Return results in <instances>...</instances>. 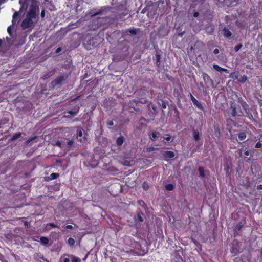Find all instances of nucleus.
I'll return each instance as SVG.
<instances>
[{
	"label": "nucleus",
	"mask_w": 262,
	"mask_h": 262,
	"mask_svg": "<svg viewBox=\"0 0 262 262\" xmlns=\"http://www.w3.org/2000/svg\"><path fill=\"white\" fill-rule=\"evenodd\" d=\"M98 39L100 40L98 36L92 37L91 35H87L83 40V44L87 50H91L97 46Z\"/></svg>",
	"instance_id": "f257e3e1"
},
{
	"label": "nucleus",
	"mask_w": 262,
	"mask_h": 262,
	"mask_svg": "<svg viewBox=\"0 0 262 262\" xmlns=\"http://www.w3.org/2000/svg\"><path fill=\"white\" fill-rule=\"evenodd\" d=\"M238 103L243 108L239 112L238 116H247L249 114V105L242 97H239L237 100Z\"/></svg>",
	"instance_id": "f03ea898"
},
{
	"label": "nucleus",
	"mask_w": 262,
	"mask_h": 262,
	"mask_svg": "<svg viewBox=\"0 0 262 262\" xmlns=\"http://www.w3.org/2000/svg\"><path fill=\"white\" fill-rule=\"evenodd\" d=\"M238 103L243 108L239 112L238 116H247L249 114V105L242 97H239L237 100Z\"/></svg>",
	"instance_id": "7ed1b4c3"
},
{
	"label": "nucleus",
	"mask_w": 262,
	"mask_h": 262,
	"mask_svg": "<svg viewBox=\"0 0 262 262\" xmlns=\"http://www.w3.org/2000/svg\"><path fill=\"white\" fill-rule=\"evenodd\" d=\"M66 78L67 77L64 75H60L58 76L55 79L51 82L52 88L53 89L60 88L63 84Z\"/></svg>",
	"instance_id": "20e7f679"
},
{
	"label": "nucleus",
	"mask_w": 262,
	"mask_h": 262,
	"mask_svg": "<svg viewBox=\"0 0 262 262\" xmlns=\"http://www.w3.org/2000/svg\"><path fill=\"white\" fill-rule=\"evenodd\" d=\"M38 8L35 5L32 4L30 6L29 12L26 15V17L30 18L32 20L33 18H36V17L37 16L36 13V10Z\"/></svg>",
	"instance_id": "39448f33"
},
{
	"label": "nucleus",
	"mask_w": 262,
	"mask_h": 262,
	"mask_svg": "<svg viewBox=\"0 0 262 262\" xmlns=\"http://www.w3.org/2000/svg\"><path fill=\"white\" fill-rule=\"evenodd\" d=\"M33 22L30 18L26 17L21 22V26L22 28L25 30L31 27L33 25Z\"/></svg>",
	"instance_id": "423d86ee"
},
{
	"label": "nucleus",
	"mask_w": 262,
	"mask_h": 262,
	"mask_svg": "<svg viewBox=\"0 0 262 262\" xmlns=\"http://www.w3.org/2000/svg\"><path fill=\"white\" fill-rule=\"evenodd\" d=\"M77 139L81 142H83L85 140L83 137V129L81 127H77Z\"/></svg>",
	"instance_id": "0eeeda50"
},
{
	"label": "nucleus",
	"mask_w": 262,
	"mask_h": 262,
	"mask_svg": "<svg viewBox=\"0 0 262 262\" xmlns=\"http://www.w3.org/2000/svg\"><path fill=\"white\" fill-rule=\"evenodd\" d=\"M212 136L213 138H220L221 136L220 128L218 125H214L213 130H212Z\"/></svg>",
	"instance_id": "6e6552de"
},
{
	"label": "nucleus",
	"mask_w": 262,
	"mask_h": 262,
	"mask_svg": "<svg viewBox=\"0 0 262 262\" xmlns=\"http://www.w3.org/2000/svg\"><path fill=\"white\" fill-rule=\"evenodd\" d=\"M192 102L193 105L195 107H196L198 109L202 111H204V108L203 105L201 104V103L199 102L194 97H192Z\"/></svg>",
	"instance_id": "1a4fd4ad"
},
{
	"label": "nucleus",
	"mask_w": 262,
	"mask_h": 262,
	"mask_svg": "<svg viewBox=\"0 0 262 262\" xmlns=\"http://www.w3.org/2000/svg\"><path fill=\"white\" fill-rule=\"evenodd\" d=\"M59 176V174L58 173H52L49 176L45 177L44 180L45 181H50L52 180L56 179Z\"/></svg>",
	"instance_id": "9d476101"
},
{
	"label": "nucleus",
	"mask_w": 262,
	"mask_h": 262,
	"mask_svg": "<svg viewBox=\"0 0 262 262\" xmlns=\"http://www.w3.org/2000/svg\"><path fill=\"white\" fill-rule=\"evenodd\" d=\"M79 111V107L78 106L75 111L70 110L68 111L67 112H66L65 113L67 114L68 115L66 116V117H70V116H71L72 117H74L76 116Z\"/></svg>",
	"instance_id": "9b49d317"
},
{
	"label": "nucleus",
	"mask_w": 262,
	"mask_h": 262,
	"mask_svg": "<svg viewBox=\"0 0 262 262\" xmlns=\"http://www.w3.org/2000/svg\"><path fill=\"white\" fill-rule=\"evenodd\" d=\"M162 155L166 159H171L175 156L174 153L172 151H165L162 153Z\"/></svg>",
	"instance_id": "f8f14e48"
},
{
	"label": "nucleus",
	"mask_w": 262,
	"mask_h": 262,
	"mask_svg": "<svg viewBox=\"0 0 262 262\" xmlns=\"http://www.w3.org/2000/svg\"><path fill=\"white\" fill-rule=\"evenodd\" d=\"M32 0H19V3L21 5L20 10L24 9H27L29 3Z\"/></svg>",
	"instance_id": "ddd939ff"
},
{
	"label": "nucleus",
	"mask_w": 262,
	"mask_h": 262,
	"mask_svg": "<svg viewBox=\"0 0 262 262\" xmlns=\"http://www.w3.org/2000/svg\"><path fill=\"white\" fill-rule=\"evenodd\" d=\"M171 262H185V260L181 255L176 253L171 260Z\"/></svg>",
	"instance_id": "4468645a"
},
{
	"label": "nucleus",
	"mask_w": 262,
	"mask_h": 262,
	"mask_svg": "<svg viewBox=\"0 0 262 262\" xmlns=\"http://www.w3.org/2000/svg\"><path fill=\"white\" fill-rule=\"evenodd\" d=\"M224 3L229 7L236 6L237 4V0H223Z\"/></svg>",
	"instance_id": "2eb2a0df"
},
{
	"label": "nucleus",
	"mask_w": 262,
	"mask_h": 262,
	"mask_svg": "<svg viewBox=\"0 0 262 262\" xmlns=\"http://www.w3.org/2000/svg\"><path fill=\"white\" fill-rule=\"evenodd\" d=\"M148 110L151 112V113L152 114V117H155V115L156 114V110L157 108L156 106L152 104V103H150L148 104Z\"/></svg>",
	"instance_id": "dca6fc26"
},
{
	"label": "nucleus",
	"mask_w": 262,
	"mask_h": 262,
	"mask_svg": "<svg viewBox=\"0 0 262 262\" xmlns=\"http://www.w3.org/2000/svg\"><path fill=\"white\" fill-rule=\"evenodd\" d=\"M226 122L227 129L230 130L233 125L234 124V121L230 118H228L226 119Z\"/></svg>",
	"instance_id": "f3484780"
},
{
	"label": "nucleus",
	"mask_w": 262,
	"mask_h": 262,
	"mask_svg": "<svg viewBox=\"0 0 262 262\" xmlns=\"http://www.w3.org/2000/svg\"><path fill=\"white\" fill-rule=\"evenodd\" d=\"M237 107L236 104L231 105V115L232 117H235L236 115L238 116L239 112H237Z\"/></svg>",
	"instance_id": "a211bd4d"
},
{
	"label": "nucleus",
	"mask_w": 262,
	"mask_h": 262,
	"mask_svg": "<svg viewBox=\"0 0 262 262\" xmlns=\"http://www.w3.org/2000/svg\"><path fill=\"white\" fill-rule=\"evenodd\" d=\"M223 31L224 36L226 38L230 37L232 35L231 31L226 27L223 29Z\"/></svg>",
	"instance_id": "6ab92c4d"
},
{
	"label": "nucleus",
	"mask_w": 262,
	"mask_h": 262,
	"mask_svg": "<svg viewBox=\"0 0 262 262\" xmlns=\"http://www.w3.org/2000/svg\"><path fill=\"white\" fill-rule=\"evenodd\" d=\"M213 68L218 72H222V71H224V72H228V70L227 69L222 68V67H220L219 66L215 64H214L213 65Z\"/></svg>",
	"instance_id": "aec40b11"
},
{
	"label": "nucleus",
	"mask_w": 262,
	"mask_h": 262,
	"mask_svg": "<svg viewBox=\"0 0 262 262\" xmlns=\"http://www.w3.org/2000/svg\"><path fill=\"white\" fill-rule=\"evenodd\" d=\"M124 141V138L123 136H121L118 137L116 140V143L118 146H121Z\"/></svg>",
	"instance_id": "412c9836"
},
{
	"label": "nucleus",
	"mask_w": 262,
	"mask_h": 262,
	"mask_svg": "<svg viewBox=\"0 0 262 262\" xmlns=\"http://www.w3.org/2000/svg\"><path fill=\"white\" fill-rule=\"evenodd\" d=\"M193 136L195 141H198L200 140V133L197 130H193Z\"/></svg>",
	"instance_id": "4be33fe9"
},
{
	"label": "nucleus",
	"mask_w": 262,
	"mask_h": 262,
	"mask_svg": "<svg viewBox=\"0 0 262 262\" xmlns=\"http://www.w3.org/2000/svg\"><path fill=\"white\" fill-rule=\"evenodd\" d=\"M39 242L43 245H46L49 243V239L47 237L42 236L39 238Z\"/></svg>",
	"instance_id": "5701e85b"
},
{
	"label": "nucleus",
	"mask_w": 262,
	"mask_h": 262,
	"mask_svg": "<svg viewBox=\"0 0 262 262\" xmlns=\"http://www.w3.org/2000/svg\"><path fill=\"white\" fill-rule=\"evenodd\" d=\"M238 138L240 141L244 140L246 138V134L245 132H240L237 135Z\"/></svg>",
	"instance_id": "b1692460"
},
{
	"label": "nucleus",
	"mask_w": 262,
	"mask_h": 262,
	"mask_svg": "<svg viewBox=\"0 0 262 262\" xmlns=\"http://www.w3.org/2000/svg\"><path fill=\"white\" fill-rule=\"evenodd\" d=\"M21 135V133H16L14 134L11 138V140L13 141L18 139Z\"/></svg>",
	"instance_id": "393cba45"
},
{
	"label": "nucleus",
	"mask_w": 262,
	"mask_h": 262,
	"mask_svg": "<svg viewBox=\"0 0 262 262\" xmlns=\"http://www.w3.org/2000/svg\"><path fill=\"white\" fill-rule=\"evenodd\" d=\"M243 227V223L241 222L238 223L235 226V230L239 231L242 230V228Z\"/></svg>",
	"instance_id": "a878e982"
},
{
	"label": "nucleus",
	"mask_w": 262,
	"mask_h": 262,
	"mask_svg": "<svg viewBox=\"0 0 262 262\" xmlns=\"http://www.w3.org/2000/svg\"><path fill=\"white\" fill-rule=\"evenodd\" d=\"M198 171L201 177L204 178L205 177L204 169L203 167L200 166L198 168Z\"/></svg>",
	"instance_id": "bb28decb"
},
{
	"label": "nucleus",
	"mask_w": 262,
	"mask_h": 262,
	"mask_svg": "<svg viewBox=\"0 0 262 262\" xmlns=\"http://www.w3.org/2000/svg\"><path fill=\"white\" fill-rule=\"evenodd\" d=\"M157 134H159V133L152 132L149 135L150 139L152 141H155L156 138L157 137Z\"/></svg>",
	"instance_id": "cd10ccee"
},
{
	"label": "nucleus",
	"mask_w": 262,
	"mask_h": 262,
	"mask_svg": "<svg viewBox=\"0 0 262 262\" xmlns=\"http://www.w3.org/2000/svg\"><path fill=\"white\" fill-rule=\"evenodd\" d=\"M165 189L168 191H172L174 189V186L171 183L166 184L165 185Z\"/></svg>",
	"instance_id": "c85d7f7f"
},
{
	"label": "nucleus",
	"mask_w": 262,
	"mask_h": 262,
	"mask_svg": "<svg viewBox=\"0 0 262 262\" xmlns=\"http://www.w3.org/2000/svg\"><path fill=\"white\" fill-rule=\"evenodd\" d=\"M37 138V136H34V137H32L31 138H29L28 139H27L26 141H25V144L26 145H28L31 142H32V141H33L34 140L36 139Z\"/></svg>",
	"instance_id": "c756f323"
},
{
	"label": "nucleus",
	"mask_w": 262,
	"mask_h": 262,
	"mask_svg": "<svg viewBox=\"0 0 262 262\" xmlns=\"http://www.w3.org/2000/svg\"><path fill=\"white\" fill-rule=\"evenodd\" d=\"M126 32H128L130 34L132 35H136L137 34V29L134 28L129 29L128 30L126 31Z\"/></svg>",
	"instance_id": "7c9ffc66"
},
{
	"label": "nucleus",
	"mask_w": 262,
	"mask_h": 262,
	"mask_svg": "<svg viewBox=\"0 0 262 262\" xmlns=\"http://www.w3.org/2000/svg\"><path fill=\"white\" fill-rule=\"evenodd\" d=\"M247 77L246 75H243V76H241V78L238 79V80L242 83L245 82L247 81Z\"/></svg>",
	"instance_id": "2f4dec72"
},
{
	"label": "nucleus",
	"mask_w": 262,
	"mask_h": 262,
	"mask_svg": "<svg viewBox=\"0 0 262 262\" xmlns=\"http://www.w3.org/2000/svg\"><path fill=\"white\" fill-rule=\"evenodd\" d=\"M160 59H161L160 55L157 53L156 54L155 59V61L156 64H157L158 62H159Z\"/></svg>",
	"instance_id": "473e14b6"
},
{
	"label": "nucleus",
	"mask_w": 262,
	"mask_h": 262,
	"mask_svg": "<svg viewBox=\"0 0 262 262\" xmlns=\"http://www.w3.org/2000/svg\"><path fill=\"white\" fill-rule=\"evenodd\" d=\"M75 240L72 237H70L68 239V243L70 246H73L75 244Z\"/></svg>",
	"instance_id": "72a5a7b5"
},
{
	"label": "nucleus",
	"mask_w": 262,
	"mask_h": 262,
	"mask_svg": "<svg viewBox=\"0 0 262 262\" xmlns=\"http://www.w3.org/2000/svg\"><path fill=\"white\" fill-rule=\"evenodd\" d=\"M242 46H243V45L242 43H239V44H237V45H236L234 47L235 51V52L238 51L241 49Z\"/></svg>",
	"instance_id": "f704fd0d"
},
{
	"label": "nucleus",
	"mask_w": 262,
	"mask_h": 262,
	"mask_svg": "<svg viewBox=\"0 0 262 262\" xmlns=\"http://www.w3.org/2000/svg\"><path fill=\"white\" fill-rule=\"evenodd\" d=\"M142 187L144 190H147L149 188L148 183L146 182H144L142 184Z\"/></svg>",
	"instance_id": "c9c22d12"
},
{
	"label": "nucleus",
	"mask_w": 262,
	"mask_h": 262,
	"mask_svg": "<svg viewBox=\"0 0 262 262\" xmlns=\"http://www.w3.org/2000/svg\"><path fill=\"white\" fill-rule=\"evenodd\" d=\"M141 121H144V122H146L147 123H149L150 122V120H147L144 117H141L139 121V123L140 124H142V123H141Z\"/></svg>",
	"instance_id": "e433bc0d"
},
{
	"label": "nucleus",
	"mask_w": 262,
	"mask_h": 262,
	"mask_svg": "<svg viewBox=\"0 0 262 262\" xmlns=\"http://www.w3.org/2000/svg\"><path fill=\"white\" fill-rule=\"evenodd\" d=\"M71 257L72 258V262H80V259L79 258L76 257L73 255H71Z\"/></svg>",
	"instance_id": "4c0bfd02"
},
{
	"label": "nucleus",
	"mask_w": 262,
	"mask_h": 262,
	"mask_svg": "<svg viewBox=\"0 0 262 262\" xmlns=\"http://www.w3.org/2000/svg\"><path fill=\"white\" fill-rule=\"evenodd\" d=\"M167 105V104L166 101H163V100L162 101L161 105L162 108H163V109L166 108Z\"/></svg>",
	"instance_id": "58836bf2"
},
{
	"label": "nucleus",
	"mask_w": 262,
	"mask_h": 262,
	"mask_svg": "<svg viewBox=\"0 0 262 262\" xmlns=\"http://www.w3.org/2000/svg\"><path fill=\"white\" fill-rule=\"evenodd\" d=\"M18 12H15L14 13H13V19H12V24H15V20H14V19L17 17L18 16Z\"/></svg>",
	"instance_id": "ea45409f"
},
{
	"label": "nucleus",
	"mask_w": 262,
	"mask_h": 262,
	"mask_svg": "<svg viewBox=\"0 0 262 262\" xmlns=\"http://www.w3.org/2000/svg\"><path fill=\"white\" fill-rule=\"evenodd\" d=\"M261 146H262L261 143H260V141H258V142H257L256 143V144H255V147L256 148H260V147H261Z\"/></svg>",
	"instance_id": "a19ab883"
},
{
	"label": "nucleus",
	"mask_w": 262,
	"mask_h": 262,
	"mask_svg": "<svg viewBox=\"0 0 262 262\" xmlns=\"http://www.w3.org/2000/svg\"><path fill=\"white\" fill-rule=\"evenodd\" d=\"M203 78L204 80H205L206 79H208V80H211L210 76L206 73L203 74Z\"/></svg>",
	"instance_id": "79ce46f5"
},
{
	"label": "nucleus",
	"mask_w": 262,
	"mask_h": 262,
	"mask_svg": "<svg viewBox=\"0 0 262 262\" xmlns=\"http://www.w3.org/2000/svg\"><path fill=\"white\" fill-rule=\"evenodd\" d=\"M41 237L39 236H38V235H36V236H34L32 237V239L33 241H37V242H39V238H40Z\"/></svg>",
	"instance_id": "37998d69"
},
{
	"label": "nucleus",
	"mask_w": 262,
	"mask_h": 262,
	"mask_svg": "<svg viewBox=\"0 0 262 262\" xmlns=\"http://www.w3.org/2000/svg\"><path fill=\"white\" fill-rule=\"evenodd\" d=\"M7 32L10 36H12V29H11V26H10L7 28Z\"/></svg>",
	"instance_id": "c03bdc74"
},
{
	"label": "nucleus",
	"mask_w": 262,
	"mask_h": 262,
	"mask_svg": "<svg viewBox=\"0 0 262 262\" xmlns=\"http://www.w3.org/2000/svg\"><path fill=\"white\" fill-rule=\"evenodd\" d=\"M73 143L74 142L72 140H69L67 143L68 146L69 147H71L73 145Z\"/></svg>",
	"instance_id": "a18cd8bd"
},
{
	"label": "nucleus",
	"mask_w": 262,
	"mask_h": 262,
	"mask_svg": "<svg viewBox=\"0 0 262 262\" xmlns=\"http://www.w3.org/2000/svg\"><path fill=\"white\" fill-rule=\"evenodd\" d=\"M230 252L232 253H234V254H236L238 252V250L237 249L235 250L233 248H232L230 249Z\"/></svg>",
	"instance_id": "49530a36"
},
{
	"label": "nucleus",
	"mask_w": 262,
	"mask_h": 262,
	"mask_svg": "<svg viewBox=\"0 0 262 262\" xmlns=\"http://www.w3.org/2000/svg\"><path fill=\"white\" fill-rule=\"evenodd\" d=\"M171 140V136L169 135H167V136L164 138V140H165L166 142H169Z\"/></svg>",
	"instance_id": "de8ad7c7"
},
{
	"label": "nucleus",
	"mask_w": 262,
	"mask_h": 262,
	"mask_svg": "<svg viewBox=\"0 0 262 262\" xmlns=\"http://www.w3.org/2000/svg\"><path fill=\"white\" fill-rule=\"evenodd\" d=\"M156 149V148H155L152 146H150L147 148V151H149V152L153 151L155 150Z\"/></svg>",
	"instance_id": "09e8293b"
},
{
	"label": "nucleus",
	"mask_w": 262,
	"mask_h": 262,
	"mask_svg": "<svg viewBox=\"0 0 262 262\" xmlns=\"http://www.w3.org/2000/svg\"><path fill=\"white\" fill-rule=\"evenodd\" d=\"M48 225H49L50 226L52 227L53 228L57 227V226L54 223H50L48 224Z\"/></svg>",
	"instance_id": "8fccbe9b"
},
{
	"label": "nucleus",
	"mask_w": 262,
	"mask_h": 262,
	"mask_svg": "<svg viewBox=\"0 0 262 262\" xmlns=\"http://www.w3.org/2000/svg\"><path fill=\"white\" fill-rule=\"evenodd\" d=\"M62 262H69L70 259L68 257H63L62 258Z\"/></svg>",
	"instance_id": "3c124183"
},
{
	"label": "nucleus",
	"mask_w": 262,
	"mask_h": 262,
	"mask_svg": "<svg viewBox=\"0 0 262 262\" xmlns=\"http://www.w3.org/2000/svg\"><path fill=\"white\" fill-rule=\"evenodd\" d=\"M41 17L43 18L45 17V10L43 9L42 10L41 12Z\"/></svg>",
	"instance_id": "603ef678"
},
{
	"label": "nucleus",
	"mask_w": 262,
	"mask_h": 262,
	"mask_svg": "<svg viewBox=\"0 0 262 262\" xmlns=\"http://www.w3.org/2000/svg\"><path fill=\"white\" fill-rule=\"evenodd\" d=\"M107 125L108 126H113L114 125V122L112 120H110V121H108L107 122Z\"/></svg>",
	"instance_id": "864d4df0"
},
{
	"label": "nucleus",
	"mask_w": 262,
	"mask_h": 262,
	"mask_svg": "<svg viewBox=\"0 0 262 262\" xmlns=\"http://www.w3.org/2000/svg\"><path fill=\"white\" fill-rule=\"evenodd\" d=\"M256 189H257V190H262V184L258 185L256 186Z\"/></svg>",
	"instance_id": "5fc2aeb1"
},
{
	"label": "nucleus",
	"mask_w": 262,
	"mask_h": 262,
	"mask_svg": "<svg viewBox=\"0 0 262 262\" xmlns=\"http://www.w3.org/2000/svg\"><path fill=\"white\" fill-rule=\"evenodd\" d=\"M56 145H57V146H59L60 147H61V142L60 141H57L56 142Z\"/></svg>",
	"instance_id": "6e6d98bb"
},
{
	"label": "nucleus",
	"mask_w": 262,
	"mask_h": 262,
	"mask_svg": "<svg viewBox=\"0 0 262 262\" xmlns=\"http://www.w3.org/2000/svg\"><path fill=\"white\" fill-rule=\"evenodd\" d=\"M147 102V100L145 99L142 98L140 100V102L142 103H145Z\"/></svg>",
	"instance_id": "4d7b16f0"
},
{
	"label": "nucleus",
	"mask_w": 262,
	"mask_h": 262,
	"mask_svg": "<svg viewBox=\"0 0 262 262\" xmlns=\"http://www.w3.org/2000/svg\"><path fill=\"white\" fill-rule=\"evenodd\" d=\"M199 15V13L198 12H195L193 14V16L194 17H197Z\"/></svg>",
	"instance_id": "13d9d810"
},
{
	"label": "nucleus",
	"mask_w": 262,
	"mask_h": 262,
	"mask_svg": "<svg viewBox=\"0 0 262 262\" xmlns=\"http://www.w3.org/2000/svg\"><path fill=\"white\" fill-rule=\"evenodd\" d=\"M213 53L214 54H217L219 53V50L218 49H215L214 50H213Z\"/></svg>",
	"instance_id": "bf43d9fd"
},
{
	"label": "nucleus",
	"mask_w": 262,
	"mask_h": 262,
	"mask_svg": "<svg viewBox=\"0 0 262 262\" xmlns=\"http://www.w3.org/2000/svg\"><path fill=\"white\" fill-rule=\"evenodd\" d=\"M66 228L68 229H72L73 226L71 225H68L66 226Z\"/></svg>",
	"instance_id": "052dcab7"
},
{
	"label": "nucleus",
	"mask_w": 262,
	"mask_h": 262,
	"mask_svg": "<svg viewBox=\"0 0 262 262\" xmlns=\"http://www.w3.org/2000/svg\"><path fill=\"white\" fill-rule=\"evenodd\" d=\"M138 217L139 221H140V222H143V220L142 217L140 215H138Z\"/></svg>",
	"instance_id": "680f3d73"
},
{
	"label": "nucleus",
	"mask_w": 262,
	"mask_h": 262,
	"mask_svg": "<svg viewBox=\"0 0 262 262\" xmlns=\"http://www.w3.org/2000/svg\"><path fill=\"white\" fill-rule=\"evenodd\" d=\"M61 50V48H58L56 50V53H58L59 52H60Z\"/></svg>",
	"instance_id": "e2e57ef3"
},
{
	"label": "nucleus",
	"mask_w": 262,
	"mask_h": 262,
	"mask_svg": "<svg viewBox=\"0 0 262 262\" xmlns=\"http://www.w3.org/2000/svg\"><path fill=\"white\" fill-rule=\"evenodd\" d=\"M245 155L247 156H248L250 155V151L249 150H247L245 152Z\"/></svg>",
	"instance_id": "0e129e2a"
},
{
	"label": "nucleus",
	"mask_w": 262,
	"mask_h": 262,
	"mask_svg": "<svg viewBox=\"0 0 262 262\" xmlns=\"http://www.w3.org/2000/svg\"><path fill=\"white\" fill-rule=\"evenodd\" d=\"M237 107L238 108L237 109V111L238 112H239L241 110H243V108H241V107H242V106L240 105H238V106H237Z\"/></svg>",
	"instance_id": "69168bd1"
},
{
	"label": "nucleus",
	"mask_w": 262,
	"mask_h": 262,
	"mask_svg": "<svg viewBox=\"0 0 262 262\" xmlns=\"http://www.w3.org/2000/svg\"><path fill=\"white\" fill-rule=\"evenodd\" d=\"M188 96L190 97L191 100L192 101V97H194L191 93H189Z\"/></svg>",
	"instance_id": "338daca9"
},
{
	"label": "nucleus",
	"mask_w": 262,
	"mask_h": 262,
	"mask_svg": "<svg viewBox=\"0 0 262 262\" xmlns=\"http://www.w3.org/2000/svg\"><path fill=\"white\" fill-rule=\"evenodd\" d=\"M238 260V259L237 258H235L234 259V262H237Z\"/></svg>",
	"instance_id": "774afa93"
}]
</instances>
